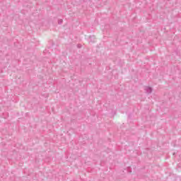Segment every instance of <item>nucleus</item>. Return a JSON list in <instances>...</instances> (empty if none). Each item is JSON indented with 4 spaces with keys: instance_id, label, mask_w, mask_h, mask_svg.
<instances>
[{
    "instance_id": "nucleus-1",
    "label": "nucleus",
    "mask_w": 181,
    "mask_h": 181,
    "mask_svg": "<svg viewBox=\"0 0 181 181\" xmlns=\"http://www.w3.org/2000/svg\"><path fill=\"white\" fill-rule=\"evenodd\" d=\"M144 91H146L147 94H151V93H152V88L149 86H146L144 88Z\"/></svg>"
},
{
    "instance_id": "nucleus-2",
    "label": "nucleus",
    "mask_w": 181,
    "mask_h": 181,
    "mask_svg": "<svg viewBox=\"0 0 181 181\" xmlns=\"http://www.w3.org/2000/svg\"><path fill=\"white\" fill-rule=\"evenodd\" d=\"M58 23L59 25H62V23H63V20L62 19L58 20Z\"/></svg>"
},
{
    "instance_id": "nucleus-3",
    "label": "nucleus",
    "mask_w": 181,
    "mask_h": 181,
    "mask_svg": "<svg viewBox=\"0 0 181 181\" xmlns=\"http://www.w3.org/2000/svg\"><path fill=\"white\" fill-rule=\"evenodd\" d=\"M77 47H78V49L81 48V44H78V45H77Z\"/></svg>"
}]
</instances>
